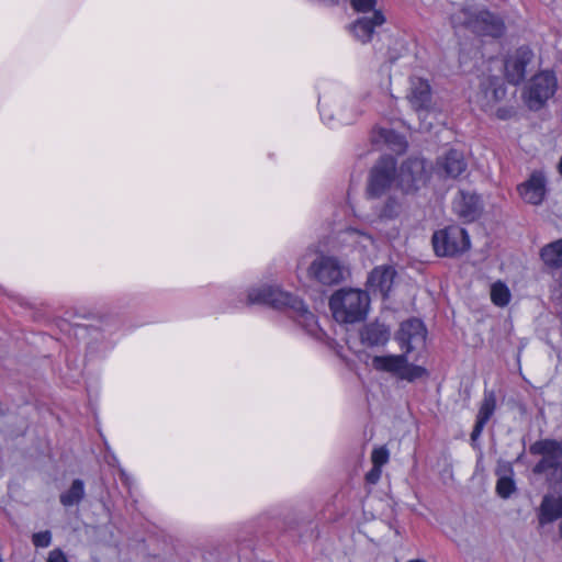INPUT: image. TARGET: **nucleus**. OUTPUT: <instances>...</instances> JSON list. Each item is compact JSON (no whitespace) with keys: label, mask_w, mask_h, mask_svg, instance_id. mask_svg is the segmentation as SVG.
I'll use <instances>...</instances> for the list:
<instances>
[{"label":"nucleus","mask_w":562,"mask_h":562,"mask_svg":"<svg viewBox=\"0 0 562 562\" xmlns=\"http://www.w3.org/2000/svg\"><path fill=\"white\" fill-rule=\"evenodd\" d=\"M248 302L251 304H267L276 310L284 311L307 333L312 335L317 333L318 325L315 315L300 297L290 292L274 286L251 289L248 292Z\"/></svg>","instance_id":"nucleus-1"},{"label":"nucleus","mask_w":562,"mask_h":562,"mask_svg":"<svg viewBox=\"0 0 562 562\" xmlns=\"http://www.w3.org/2000/svg\"><path fill=\"white\" fill-rule=\"evenodd\" d=\"M329 307L338 323L355 324L362 322L370 308L369 294L360 289L344 288L329 299Z\"/></svg>","instance_id":"nucleus-2"},{"label":"nucleus","mask_w":562,"mask_h":562,"mask_svg":"<svg viewBox=\"0 0 562 562\" xmlns=\"http://www.w3.org/2000/svg\"><path fill=\"white\" fill-rule=\"evenodd\" d=\"M532 456L541 459L532 468L533 474L543 475L552 485L562 484V441L557 439H540L529 447Z\"/></svg>","instance_id":"nucleus-3"},{"label":"nucleus","mask_w":562,"mask_h":562,"mask_svg":"<svg viewBox=\"0 0 562 562\" xmlns=\"http://www.w3.org/2000/svg\"><path fill=\"white\" fill-rule=\"evenodd\" d=\"M453 29L464 27L477 35L498 37L504 32L503 21L487 10L463 7L450 15Z\"/></svg>","instance_id":"nucleus-4"},{"label":"nucleus","mask_w":562,"mask_h":562,"mask_svg":"<svg viewBox=\"0 0 562 562\" xmlns=\"http://www.w3.org/2000/svg\"><path fill=\"white\" fill-rule=\"evenodd\" d=\"M397 161L391 155L381 156L369 170L366 194L369 199L386 195L397 178Z\"/></svg>","instance_id":"nucleus-5"},{"label":"nucleus","mask_w":562,"mask_h":562,"mask_svg":"<svg viewBox=\"0 0 562 562\" xmlns=\"http://www.w3.org/2000/svg\"><path fill=\"white\" fill-rule=\"evenodd\" d=\"M407 356L405 350L402 355L375 356L372 364L378 371L387 372L398 380L411 383L427 376L428 371L422 366L409 363Z\"/></svg>","instance_id":"nucleus-6"},{"label":"nucleus","mask_w":562,"mask_h":562,"mask_svg":"<svg viewBox=\"0 0 562 562\" xmlns=\"http://www.w3.org/2000/svg\"><path fill=\"white\" fill-rule=\"evenodd\" d=\"M431 244L438 257H456L470 247L467 231L458 225H450L432 234Z\"/></svg>","instance_id":"nucleus-7"},{"label":"nucleus","mask_w":562,"mask_h":562,"mask_svg":"<svg viewBox=\"0 0 562 562\" xmlns=\"http://www.w3.org/2000/svg\"><path fill=\"white\" fill-rule=\"evenodd\" d=\"M396 175L398 186L405 193L417 191L429 178L426 160L420 157H408L401 164Z\"/></svg>","instance_id":"nucleus-8"},{"label":"nucleus","mask_w":562,"mask_h":562,"mask_svg":"<svg viewBox=\"0 0 562 562\" xmlns=\"http://www.w3.org/2000/svg\"><path fill=\"white\" fill-rule=\"evenodd\" d=\"M557 78L552 71H541L533 76L528 85L526 102L530 110H540L554 94Z\"/></svg>","instance_id":"nucleus-9"},{"label":"nucleus","mask_w":562,"mask_h":562,"mask_svg":"<svg viewBox=\"0 0 562 562\" xmlns=\"http://www.w3.org/2000/svg\"><path fill=\"white\" fill-rule=\"evenodd\" d=\"M426 335L424 323L418 318H409L401 324L395 334V340L406 353H411L418 346L424 345Z\"/></svg>","instance_id":"nucleus-10"},{"label":"nucleus","mask_w":562,"mask_h":562,"mask_svg":"<svg viewBox=\"0 0 562 562\" xmlns=\"http://www.w3.org/2000/svg\"><path fill=\"white\" fill-rule=\"evenodd\" d=\"M308 272L325 285L337 284L344 280V269L339 261L333 257L322 256L314 260Z\"/></svg>","instance_id":"nucleus-11"},{"label":"nucleus","mask_w":562,"mask_h":562,"mask_svg":"<svg viewBox=\"0 0 562 562\" xmlns=\"http://www.w3.org/2000/svg\"><path fill=\"white\" fill-rule=\"evenodd\" d=\"M533 53L528 46H521L505 61V76L509 83L517 86L526 77V68L532 61Z\"/></svg>","instance_id":"nucleus-12"},{"label":"nucleus","mask_w":562,"mask_h":562,"mask_svg":"<svg viewBox=\"0 0 562 562\" xmlns=\"http://www.w3.org/2000/svg\"><path fill=\"white\" fill-rule=\"evenodd\" d=\"M407 99L416 112L429 111L432 106V91L428 80L412 77Z\"/></svg>","instance_id":"nucleus-13"},{"label":"nucleus","mask_w":562,"mask_h":562,"mask_svg":"<svg viewBox=\"0 0 562 562\" xmlns=\"http://www.w3.org/2000/svg\"><path fill=\"white\" fill-rule=\"evenodd\" d=\"M385 23V16L380 10H373L370 15L367 13L357 19L351 25L350 31L359 42L366 44L373 37L375 29Z\"/></svg>","instance_id":"nucleus-14"},{"label":"nucleus","mask_w":562,"mask_h":562,"mask_svg":"<svg viewBox=\"0 0 562 562\" xmlns=\"http://www.w3.org/2000/svg\"><path fill=\"white\" fill-rule=\"evenodd\" d=\"M453 211L464 223L474 222L482 212L480 196L475 193L460 191L453 200Z\"/></svg>","instance_id":"nucleus-15"},{"label":"nucleus","mask_w":562,"mask_h":562,"mask_svg":"<svg viewBox=\"0 0 562 562\" xmlns=\"http://www.w3.org/2000/svg\"><path fill=\"white\" fill-rule=\"evenodd\" d=\"M436 167L440 177L457 179L467 171L468 164L463 153L450 149L437 159Z\"/></svg>","instance_id":"nucleus-16"},{"label":"nucleus","mask_w":562,"mask_h":562,"mask_svg":"<svg viewBox=\"0 0 562 562\" xmlns=\"http://www.w3.org/2000/svg\"><path fill=\"white\" fill-rule=\"evenodd\" d=\"M506 95V89L502 80L496 76L483 78L480 82L477 102L482 108H491Z\"/></svg>","instance_id":"nucleus-17"},{"label":"nucleus","mask_w":562,"mask_h":562,"mask_svg":"<svg viewBox=\"0 0 562 562\" xmlns=\"http://www.w3.org/2000/svg\"><path fill=\"white\" fill-rule=\"evenodd\" d=\"M517 190L525 202L540 205L546 196V178L540 172H533Z\"/></svg>","instance_id":"nucleus-18"},{"label":"nucleus","mask_w":562,"mask_h":562,"mask_svg":"<svg viewBox=\"0 0 562 562\" xmlns=\"http://www.w3.org/2000/svg\"><path fill=\"white\" fill-rule=\"evenodd\" d=\"M395 274V270L390 266L376 267L370 272L367 285L372 292H380L383 299H386Z\"/></svg>","instance_id":"nucleus-19"},{"label":"nucleus","mask_w":562,"mask_h":562,"mask_svg":"<svg viewBox=\"0 0 562 562\" xmlns=\"http://www.w3.org/2000/svg\"><path fill=\"white\" fill-rule=\"evenodd\" d=\"M391 337L390 328L378 321L366 324L360 329V340L367 347L384 346Z\"/></svg>","instance_id":"nucleus-20"},{"label":"nucleus","mask_w":562,"mask_h":562,"mask_svg":"<svg viewBox=\"0 0 562 562\" xmlns=\"http://www.w3.org/2000/svg\"><path fill=\"white\" fill-rule=\"evenodd\" d=\"M537 516L539 528L562 518V496L546 495L541 501Z\"/></svg>","instance_id":"nucleus-21"},{"label":"nucleus","mask_w":562,"mask_h":562,"mask_svg":"<svg viewBox=\"0 0 562 562\" xmlns=\"http://www.w3.org/2000/svg\"><path fill=\"white\" fill-rule=\"evenodd\" d=\"M496 408V398L495 395L491 393H485L484 398L481 403L479 413L476 415L475 425L473 427V430L471 432V441L475 442L482 435V431L490 420V418L493 416Z\"/></svg>","instance_id":"nucleus-22"},{"label":"nucleus","mask_w":562,"mask_h":562,"mask_svg":"<svg viewBox=\"0 0 562 562\" xmlns=\"http://www.w3.org/2000/svg\"><path fill=\"white\" fill-rule=\"evenodd\" d=\"M540 258L551 269L562 268V238L542 247Z\"/></svg>","instance_id":"nucleus-23"},{"label":"nucleus","mask_w":562,"mask_h":562,"mask_svg":"<svg viewBox=\"0 0 562 562\" xmlns=\"http://www.w3.org/2000/svg\"><path fill=\"white\" fill-rule=\"evenodd\" d=\"M376 142V138H374ZM378 140L385 143L390 148L397 154L404 153L407 148L405 137L393 130L380 128L378 131Z\"/></svg>","instance_id":"nucleus-24"},{"label":"nucleus","mask_w":562,"mask_h":562,"mask_svg":"<svg viewBox=\"0 0 562 562\" xmlns=\"http://www.w3.org/2000/svg\"><path fill=\"white\" fill-rule=\"evenodd\" d=\"M85 497V484L80 479L72 481L70 487L65 493L60 494L59 501L66 506H74L79 504Z\"/></svg>","instance_id":"nucleus-25"},{"label":"nucleus","mask_w":562,"mask_h":562,"mask_svg":"<svg viewBox=\"0 0 562 562\" xmlns=\"http://www.w3.org/2000/svg\"><path fill=\"white\" fill-rule=\"evenodd\" d=\"M491 300L496 306L504 307L510 301V292L505 283L497 281L491 286Z\"/></svg>","instance_id":"nucleus-26"},{"label":"nucleus","mask_w":562,"mask_h":562,"mask_svg":"<svg viewBox=\"0 0 562 562\" xmlns=\"http://www.w3.org/2000/svg\"><path fill=\"white\" fill-rule=\"evenodd\" d=\"M400 201L395 196L389 195L383 205L378 211V215L380 218L392 220L400 214Z\"/></svg>","instance_id":"nucleus-27"},{"label":"nucleus","mask_w":562,"mask_h":562,"mask_svg":"<svg viewBox=\"0 0 562 562\" xmlns=\"http://www.w3.org/2000/svg\"><path fill=\"white\" fill-rule=\"evenodd\" d=\"M496 493L499 497L507 499L516 492L514 477H501L496 482Z\"/></svg>","instance_id":"nucleus-28"},{"label":"nucleus","mask_w":562,"mask_h":562,"mask_svg":"<svg viewBox=\"0 0 562 562\" xmlns=\"http://www.w3.org/2000/svg\"><path fill=\"white\" fill-rule=\"evenodd\" d=\"M32 542L36 548H47L52 543V532L49 530L35 532L32 536Z\"/></svg>","instance_id":"nucleus-29"},{"label":"nucleus","mask_w":562,"mask_h":562,"mask_svg":"<svg viewBox=\"0 0 562 562\" xmlns=\"http://www.w3.org/2000/svg\"><path fill=\"white\" fill-rule=\"evenodd\" d=\"M350 3L355 11L366 14L375 10L376 0H350Z\"/></svg>","instance_id":"nucleus-30"},{"label":"nucleus","mask_w":562,"mask_h":562,"mask_svg":"<svg viewBox=\"0 0 562 562\" xmlns=\"http://www.w3.org/2000/svg\"><path fill=\"white\" fill-rule=\"evenodd\" d=\"M371 460L374 467L382 468L389 461V451L384 447L376 448L372 451Z\"/></svg>","instance_id":"nucleus-31"},{"label":"nucleus","mask_w":562,"mask_h":562,"mask_svg":"<svg viewBox=\"0 0 562 562\" xmlns=\"http://www.w3.org/2000/svg\"><path fill=\"white\" fill-rule=\"evenodd\" d=\"M495 475L501 477H514L513 464L508 461L499 460L495 469Z\"/></svg>","instance_id":"nucleus-32"},{"label":"nucleus","mask_w":562,"mask_h":562,"mask_svg":"<svg viewBox=\"0 0 562 562\" xmlns=\"http://www.w3.org/2000/svg\"><path fill=\"white\" fill-rule=\"evenodd\" d=\"M47 562H68V560L60 549H54L49 552Z\"/></svg>","instance_id":"nucleus-33"},{"label":"nucleus","mask_w":562,"mask_h":562,"mask_svg":"<svg viewBox=\"0 0 562 562\" xmlns=\"http://www.w3.org/2000/svg\"><path fill=\"white\" fill-rule=\"evenodd\" d=\"M380 476L381 468L373 465V469L367 473L366 480L371 484H375L379 481Z\"/></svg>","instance_id":"nucleus-34"},{"label":"nucleus","mask_w":562,"mask_h":562,"mask_svg":"<svg viewBox=\"0 0 562 562\" xmlns=\"http://www.w3.org/2000/svg\"><path fill=\"white\" fill-rule=\"evenodd\" d=\"M496 115L501 120H507V119H509L513 115V111L510 109H507V108H499L496 111Z\"/></svg>","instance_id":"nucleus-35"},{"label":"nucleus","mask_w":562,"mask_h":562,"mask_svg":"<svg viewBox=\"0 0 562 562\" xmlns=\"http://www.w3.org/2000/svg\"><path fill=\"white\" fill-rule=\"evenodd\" d=\"M558 169H559L560 175L562 176V157L560 158Z\"/></svg>","instance_id":"nucleus-36"},{"label":"nucleus","mask_w":562,"mask_h":562,"mask_svg":"<svg viewBox=\"0 0 562 562\" xmlns=\"http://www.w3.org/2000/svg\"><path fill=\"white\" fill-rule=\"evenodd\" d=\"M407 562H426L425 560H422V559H414V560H409Z\"/></svg>","instance_id":"nucleus-37"},{"label":"nucleus","mask_w":562,"mask_h":562,"mask_svg":"<svg viewBox=\"0 0 562 562\" xmlns=\"http://www.w3.org/2000/svg\"><path fill=\"white\" fill-rule=\"evenodd\" d=\"M0 562H3L2 558L0 557Z\"/></svg>","instance_id":"nucleus-38"}]
</instances>
